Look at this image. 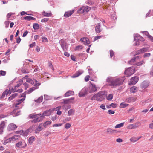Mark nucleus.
I'll return each mask as SVG.
<instances>
[{"label":"nucleus","mask_w":153,"mask_h":153,"mask_svg":"<svg viewBox=\"0 0 153 153\" xmlns=\"http://www.w3.org/2000/svg\"><path fill=\"white\" fill-rule=\"evenodd\" d=\"M125 79L124 77L116 78L109 76L107 79L106 82L110 86H120L123 84Z\"/></svg>","instance_id":"1"},{"label":"nucleus","mask_w":153,"mask_h":153,"mask_svg":"<svg viewBox=\"0 0 153 153\" xmlns=\"http://www.w3.org/2000/svg\"><path fill=\"white\" fill-rule=\"evenodd\" d=\"M106 97V94L105 91H100L91 97V100L102 101Z\"/></svg>","instance_id":"2"},{"label":"nucleus","mask_w":153,"mask_h":153,"mask_svg":"<svg viewBox=\"0 0 153 153\" xmlns=\"http://www.w3.org/2000/svg\"><path fill=\"white\" fill-rule=\"evenodd\" d=\"M135 71V68L132 66L125 69L124 73L127 77L130 76L133 74Z\"/></svg>","instance_id":"3"},{"label":"nucleus","mask_w":153,"mask_h":153,"mask_svg":"<svg viewBox=\"0 0 153 153\" xmlns=\"http://www.w3.org/2000/svg\"><path fill=\"white\" fill-rule=\"evenodd\" d=\"M134 40L136 41L135 45H139V40L141 41H143L144 40V38L141 37L140 35L137 34L134 36Z\"/></svg>","instance_id":"4"},{"label":"nucleus","mask_w":153,"mask_h":153,"mask_svg":"<svg viewBox=\"0 0 153 153\" xmlns=\"http://www.w3.org/2000/svg\"><path fill=\"white\" fill-rule=\"evenodd\" d=\"M59 43L63 51H65L68 48V44L64 40L61 39L59 41Z\"/></svg>","instance_id":"5"},{"label":"nucleus","mask_w":153,"mask_h":153,"mask_svg":"<svg viewBox=\"0 0 153 153\" xmlns=\"http://www.w3.org/2000/svg\"><path fill=\"white\" fill-rule=\"evenodd\" d=\"M27 146V144L24 141L18 142L16 144V146L19 148H25Z\"/></svg>","instance_id":"6"},{"label":"nucleus","mask_w":153,"mask_h":153,"mask_svg":"<svg viewBox=\"0 0 153 153\" xmlns=\"http://www.w3.org/2000/svg\"><path fill=\"white\" fill-rule=\"evenodd\" d=\"M20 114L21 111L18 109H16L10 113V115L13 117H16L20 115Z\"/></svg>","instance_id":"7"},{"label":"nucleus","mask_w":153,"mask_h":153,"mask_svg":"<svg viewBox=\"0 0 153 153\" xmlns=\"http://www.w3.org/2000/svg\"><path fill=\"white\" fill-rule=\"evenodd\" d=\"M139 80V78L137 76H135L132 77L130 80V82L129 83V85H135L138 81Z\"/></svg>","instance_id":"8"},{"label":"nucleus","mask_w":153,"mask_h":153,"mask_svg":"<svg viewBox=\"0 0 153 153\" xmlns=\"http://www.w3.org/2000/svg\"><path fill=\"white\" fill-rule=\"evenodd\" d=\"M91 85L89 87V92L90 93L94 92L97 91V88L96 87L95 85L91 82Z\"/></svg>","instance_id":"9"},{"label":"nucleus","mask_w":153,"mask_h":153,"mask_svg":"<svg viewBox=\"0 0 153 153\" xmlns=\"http://www.w3.org/2000/svg\"><path fill=\"white\" fill-rule=\"evenodd\" d=\"M17 128V126L13 123L9 124L7 127V129L9 131H12L15 130Z\"/></svg>","instance_id":"10"},{"label":"nucleus","mask_w":153,"mask_h":153,"mask_svg":"<svg viewBox=\"0 0 153 153\" xmlns=\"http://www.w3.org/2000/svg\"><path fill=\"white\" fill-rule=\"evenodd\" d=\"M83 72L84 71L83 70H79L71 76V77L73 78L77 77L82 74Z\"/></svg>","instance_id":"11"},{"label":"nucleus","mask_w":153,"mask_h":153,"mask_svg":"<svg viewBox=\"0 0 153 153\" xmlns=\"http://www.w3.org/2000/svg\"><path fill=\"white\" fill-rule=\"evenodd\" d=\"M6 122L4 121H2L0 124V134H2L3 132L4 128L5 127Z\"/></svg>","instance_id":"12"},{"label":"nucleus","mask_w":153,"mask_h":153,"mask_svg":"<svg viewBox=\"0 0 153 153\" xmlns=\"http://www.w3.org/2000/svg\"><path fill=\"white\" fill-rule=\"evenodd\" d=\"M87 91L85 88L82 89L79 93V96L80 97H83L87 94Z\"/></svg>","instance_id":"13"},{"label":"nucleus","mask_w":153,"mask_h":153,"mask_svg":"<svg viewBox=\"0 0 153 153\" xmlns=\"http://www.w3.org/2000/svg\"><path fill=\"white\" fill-rule=\"evenodd\" d=\"M149 85V82L146 81L143 82L141 84V88L143 89L147 88Z\"/></svg>","instance_id":"14"},{"label":"nucleus","mask_w":153,"mask_h":153,"mask_svg":"<svg viewBox=\"0 0 153 153\" xmlns=\"http://www.w3.org/2000/svg\"><path fill=\"white\" fill-rule=\"evenodd\" d=\"M80 41L84 42L85 45H87L90 43L89 39L87 37L82 38L80 39Z\"/></svg>","instance_id":"15"},{"label":"nucleus","mask_w":153,"mask_h":153,"mask_svg":"<svg viewBox=\"0 0 153 153\" xmlns=\"http://www.w3.org/2000/svg\"><path fill=\"white\" fill-rule=\"evenodd\" d=\"M16 132H18V133L21 134H22L24 136H27L28 134L29 133L28 130L27 129L24 131L22 130L19 131H17Z\"/></svg>","instance_id":"16"},{"label":"nucleus","mask_w":153,"mask_h":153,"mask_svg":"<svg viewBox=\"0 0 153 153\" xmlns=\"http://www.w3.org/2000/svg\"><path fill=\"white\" fill-rule=\"evenodd\" d=\"M43 117L41 116L31 120V122L33 123H36L37 122L41 121Z\"/></svg>","instance_id":"17"},{"label":"nucleus","mask_w":153,"mask_h":153,"mask_svg":"<svg viewBox=\"0 0 153 153\" xmlns=\"http://www.w3.org/2000/svg\"><path fill=\"white\" fill-rule=\"evenodd\" d=\"M106 132L108 134H110L116 133L117 132L115 130H113L110 128H108L106 129Z\"/></svg>","instance_id":"18"},{"label":"nucleus","mask_w":153,"mask_h":153,"mask_svg":"<svg viewBox=\"0 0 153 153\" xmlns=\"http://www.w3.org/2000/svg\"><path fill=\"white\" fill-rule=\"evenodd\" d=\"M41 114H36V113H33L30 114L29 116L30 118L33 119L38 117H39L41 116Z\"/></svg>","instance_id":"19"},{"label":"nucleus","mask_w":153,"mask_h":153,"mask_svg":"<svg viewBox=\"0 0 153 153\" xmlns=\"http://www.w3.org/2000/svg\"><path fill=\"white\" fill-rule=\"evenodd\" d=\"M74 98L73 97H72L71 98H68L67 99H63L62 100L63 102V103L65 104H67L68 103H70L73 100Z\"/></svg>","instance_id":"20"},{"label":"nucleus","mask_w":153,"mask_h":153,"mask_svg":"<svg viewBox=\"0 0 153 153\" xmlns=\"http://www.w3.org/2000/svg\"><path fill=\"white\" fill-rule=\"evenodd\" d=\"M52 111L51 109H49L48 110H46L42 114V115L41 114V116H42H42H49L51 115Z\"/></svg>","instance_id":"21"},{"label":"nucleus","mask_w":153,"mask_h":153,"mask_svg":"<svg viewBox=\"0 0 153 153\" xmlns=\"http://www.w3.org/2000/svg\"><path fill=\"white\" fill-rule=\"evenodd\" d=\"M74 12V10H72L70 11L66 12L65 13L64 16L66 18L71 16Z\"/></svg>","instance_id":"22"},{"label":"nucleus","mask_w":153,"mask_h":153,"mask_svg":"<svg viewBox=\"0 0 153 153\" xmlns=\"http://www.w3.org/2000/svg\"><path fill=\"white\" fill-rule=\"evenodd\" d=\"M101 24L100 23H98L95 27V31L97 33H99L102 31L100 29Z\"/></svg>","instance_id":"23"},{"label":"nucleus","mask_w":153,"mask_h":153,"mask_svg":"<svg viewBox=\"0 0 153 153\" xmlns=\"http://www.w3.org/2000/svg\"><path fill=\"white\" fill-rule=\"evenodd\" d=\"M136 101V99L133 97H130L126 98L125 101L128 102H133Z\"/></svg>","instance_id":"24"},{"label":"nucleus","mask_w":153,"mask_h":153,"mask_svg":"<svg viewBox=\"0 0 153 153\" xmlns=\"http://www.w3.org/2000/svg\"><path fill=\"white\" fill-rule=\"evenodd\" d=\"M43 129V128L39 125L36 128L35 130L34 133L35 134H38Z\"/></svg>","instance_id":"25"},{"label":"nucleus","mask_w":153,"mask_h":153,"mask_svg":"<svg viewBox=\"0 0 153 153\" xmlns=\"http://www.w3.org/2000/svg\"><path fill=\"white\" fill-rule=\"evenodd\" d=\"M74 94V93L73 91H68L65 94L64 96L65 97H68Z\"/></svg>","instance_id":"26"},{"label":"nucleus","mask_w":153,"mask_h":153,"mask_svg":"<svg viewBox=\"0 0 153 153\" xmlns=\"http://www.w3.org/2000/svg\"><path fill=\"white\" fill-rule=\"evenodd\" d=\"M35 138L34 137L31 136L28 139V142L30 144H32L35 141Z\"/></svg>","instance_id":"27"},{"label":"nucleus","mask_w":153,"mask_h":153,"mask_svg":"<svg viewBox=\"0 0 153 153\" xmlns=\"http://www.w3.org/2000/svg\"><path fill=\"white\" fill-rule=\"evenodd\" d=\"M75 112V110L74 109H71L68 111V114L69 116L73 115L74 114Z\"/></svg>","instance_id":"28"},{"label":"nucleus","mask_w":153,"mask_h":153,"mask_svg":"<svg viewBox=\"0 0 153 153\" xmlns=\"http://www.w3.org/2000/svg\"><path fill=\"white\" fill-rule=\"evenodd\" d=\"M24 19L26 20L30 21L31 20H35L36 19L32 16H26L24 17Z\"/></svg>","instance_id":"29"},{"label":"nucleus","mask_w":153,"mask_h":153,"mask_svg":"<svg viewBox=\"0 0 153 153\" xmlns=\"http://www.w3.org/2000/svg\"><path fill=\"white\" fill-rule=\"evenodd\" d=\"M42 15L46 17H49L52 15L51 13L50 12L49 13H48L45 12L44 11L42 12Z\"/></svg>","instance_id":"30"},{"label":"nucleus","mask_w":153,"mask_h":153,"mask_svg":"<svg viewBox=\"0 0 153 153\" xmlns=\"http://www.w3.org/2000/svg\"><path fill=\"white\" fill-rule=\"evenodd\" d=\"M91 9V8L88 7V6H87L84 7H83V10L84 12V14H85L86 13H87V12L89 11Z\"/></svg>","instance_id":"31"},{"label":"nucleus","mask_w":153,"mask_h":153,"mask_svg":"<svg viewBox=\"0 0 153 153\" xmlns=\"http://www.w3.org/2000/svg\"><path fill=\"white\" fill-rule=\"evenodd\" d=\"M137 88L136 87L133 86L130 88L131 92L133 93H135L137 91Z\"/></svg>","instance_id":"32"},{"label":"nucleus","mask_w":153,"mask_h":153,"mask_svg":"<svg viewBox=\"0 0 153 153\" xmlns=\"http://www.w3.org/2000/svg\"><path fill=\"white\" fill-rule=\"evenodd\" d=\"M135 61L134 58L133 57L128 62V63L131 65H134L135 64Z\"/></svg>","instance_id":"33"},{"label":"nucleus","mask_w":153,"mask_h":153,"mask_svg":"<svg viewBox=\"0 0 153 153\" xmlns=\"http://www.w3.org/2000/svg\"><path fill=\"white\" fill-rule=\"evenodd\" d=\"M18 95L17 93H15L14 94H13L10 96L8 98V100L9 101H10L14 98L15 97Z\"/></svg>","instance_id":"34"},{"label":"nucleus","mask_w":153,"mask_h":153,"mask_svg":"<svg viewBox=\"0 0 153 153\" xmlns=\"http://www.w3.org/2000/svg\"><path fill=\"white\" fill-rule=\"evenodd\" d=\"M117 104H114L113 103H112L111 104H110L109 105L107 106V108H110L111 107L114 108H115L117 107Z\"/></svg>","instance_id":"35"},{"label":"nucleus","mask_w":153,"mask_h":153,"mask_svg":"<svg viewBox=\"0 0 153 153\" xmlns=\"http://www.w3.org/2000/svg\"><path fill=\"white\" fill-rule=\"evenodd\" d=\"M13 138V137H12V138H10L8 139H7L4 141L3 143L4 144H6L7 143H8L10 142L11 140Z\"/></svg>","instance_id":"36"},{"label":"nucleus","mask_w":153,"mask_h":153,"mask_svg":"<svg viewBox=\"0 0 153 153\" xmlns=\"http://www.w3.org/2000/svg\"><path fill=\"white\" fill-rule=\"evenodd\" d=\"M37 87H33L31 88H30L28 91V94H29L31 92H32L35 89H37Z\"/></svg>","instance_id":"37"},{"label":"nucleus","mask_w":153,"mask_h":153,"mask_svg":"<svg viewBox=\"0 0 153 153\" xmlns=\"http://www.w3.org/2000/svg\"><path fill=\"white\" fill-rule=\"evenodd\" d=\"M51 122L49 121H46L43 124V126L45 128H46L48 126L50 125Z\"/></svg>","instance_id":"38"},{"label":"nucleus","mask_w":153,"mask_h":153,"mask_svg":"<svg viewBox=\"0 0 153 153\" xmlns=\"http://www.w3.org/2000/svg\"><path fill=\"white\" fill-rule=\"evenodd\" d=\"M33 28L34 30H38L39 28V25L37 23H34L33 25Z\"/></svg>","instance_id":"39"},{"label":"nucleus","mask_w":153,"mask_h":153,"mask_svg":"<svg viewBox=\"0 0 153 153\" xmlns=\"http://www.w3.org/2000/svg\"><path fill=\"white\" fill-rule=\"evenodd\" d=\"M42 100L43 96H42L39 97L37 100H35V101L37 103H40L42 102Z\"/></svg>","instance_id":"40"},{"label":"nucleus","mask_w":153,"mask_h":153,"mask_svg":"<svg viewBox=\"0 0 153 153\" xmlns=\"http://www.w3.org/2000/svg\"><path fill=\"white\" fill-rule=\"evenodd\" d=\"M124 124V123H122L120 124H118L115 126V128H121L123 126Z\"/></svg>","instance_id":"41"},{"label":"nucleus","mask_w":153,"mask_h":153,"mask_svg":"<svg viewBox=\"0 0 153 153\" xmlns=\"http://www.w3.org/2000/svg\"><path fill=\"white\" fill-rule=\"evenodd\" d=\"M128 129H131L135 128L134 124H130L127 127Z\"/></svg>","instance_id":"42"},{"label":"nucleus","mask_w":153,"mask_h":153,"mask_svg":"<svg viewBox=\"0 0 153 153\" xmlns=\"http://www.w3.org/2000/svg\"><path fill=\"white\" fill-rule=\"evenodd\" d=\"M128 105V104L124 103L123 102L121 103L120 104V107L121 108H125Z\"/></svg>","instance_id":"43"},{"label":"nucleus","mask_w":153,"mask_h":153,"mask_svg":"<svg viewBox=\"0 0 153 153\" xmlns=\"http://www.w3.org/2000/svg\"><path fill=\"white\" fill-rule=\"evenodd\" d=\"M145 62L143 61H142L140 62H138L135 63V65H136L137 66H141Z\"/></svg>","instance_id":"44"},{"label":"nucleus","mask_w":153,"mask_h":153,"mask_svg":"<svg viewBox=\"0 0 153 153\" xmlns=\"http://www.w3.org/2000/svg\"><path fill=\"white\" fill-rule=\"evenodd\" d=\"M34 129V127L32 126H30L27 130H28L29 133H31L33 131H35Z\"/></svg>","instance_id":"45"},{"label":"nucleus","mask_w":153,"mask_h":153,"mask_svg":"<svg viewBox=\"0 0 153 153\" xmlns=\"http://www.w3.org/2000/svg\"><path fill=\"white\" fill-rule=\"evenodd\" d=\"M82 48V46L81 45H78L75 47L74 50L75 51L79 50V49H81Z\"/></svg>","instance_id":"46"},{"label":"nucleus","mask_w":153,"mask_h":153,"mask_svg":"<svg viewBox=\"0 0 153 153\" xmlns=\"http://www.w3.org/2000/svg\"><path fill=\"white\" fill-rule=\"evenodd\" d=\"M139 139H138L135 137H133L130 139V140L132 142H135L137 141Z\"/></svg>","instance_id":"47"},{"label":"nucleus","mask_w":153,"mask_h":153,"mask_svg":"<svg viewBox=\"0 0 153 153\" xmlns=\"http://www.w3.org/2000/svg\"><path fill=\"white\" fill-rule=\"evenodd\" d=\"M27 82L32 85L34 84V81L32 79L30 78H29L27 79Z\"/></svg>","instance_id":"48"},{"label":"nucleus","mask_w":153,"mask_h":153,"mask_svg":"<svg viewBox=\"0 0 153 153\" xmlns=\"http://www.w3.org/2000/svg\"><path fill=\"white\" fill-rule=\"evenodd\" d=\"M7 90L6 89V90L2 93V95L1 96V98H4L5 97V95H6V92L7 91Z\"/></svg>","instance_id":"49"},{"label":"nucleus","mask_w":153,"mask_h":153,"mask_svg":"<svg viewBox=\"0 0 153 153\" xmlns=\"http://www.w3.org/2000/svg\"><path fill=\"white\" fill-rule=\"evenodd\" d=\"M42 42H48V40L46 37H42Z\"/></svg>","instance_id":"50"},{"label":"nucleus","mask_w":153,"mask_h":153,"mask_svg":"<svg viewBox=\"0 0 153 153\" xmlns=\"http://www.w3.org/2000/svg\"><path fill=\"white\" fill-rule=\"evenodd\" d=\"M19 81L20 83H19L17 84V85L15 86V88H16V87H19L22 84L23 82V80H19Z\"/></svg>","instance_id":"51"},{"label":"nucleus","mask_w":153,"mask_h":153,"mask_svg":"<svg viewBox=\"0 0 153 153\" xmlns=\"http://www.w3.org/2000/svg\"><path fill=\"white\" fill-rule=\"evenodd\" d=\"M71 125L70 123H67L65 124V128L66 129H68L71 127Z\"/></svg>","instance_id":"52"},{"label":"nucleus","mask_w":153,"mask_h":153,"mask_svg":"<svg viewBox=\"0 0 153 153\" xmlns=\"http://www.w3.org/2000/svg\"><path fill=\"white\" fill-rule=\"evenodd\" d=\"M142 53L147 51L149 50V48L148 47L144 48L141 49Z\"/></svg>","instance_id":"53"},{"label":"nucleus","mask_w":153,"mask_h":153,"mask_svg":"<svg viewBox=\"0 0 153 153\" xmlns=\"http://www.w3.org/2000/svg\"><path fill=\"white\" fill-rule=\"evenodd\" d=\"M6 72L3 70L0 71V76H4L6 75Z\"/></svg>","instance_id":"54"},{"label":"nucleus","mask_w":153,"mask_h":153,"mask_svg":"<svg viewBox=\"0 0 153 153\" xmlns=\"http://www.w3.org/2000/svg\"><path fill=\"white\" fill-rule=\"evenodd\" d=\"M83 10V7H82L80 8L79 9H78V12L80 13H84V12Z\"/></svg>","instance_id":"55"},{"label":"nucleus","mask_w":153,"mask_h":153,"mask_svg":"<svg viewBox=\"0 0 153 153\" xmlns=\"http://www.w3.org/2000/svg\"><path fill=\"white\" fill-rule=\"evenodd\" d=\"M142 53L141 49L135 51V55L139 54Z\"/></svg>","instance_id":"56"},{"label":"nucleus","mask_w":153,"mask_h":153,"mask_svg":"<svg viewBox=\"0 0 153 153\" xmlns=\"http://www.w3.org/2000/svg\"><path fill=\"white\" fill-rule=\"evenodd\" d=\"M113 95L112 94H110L107 97V99L108 100H111L112 99Z\"/></svg>","instance_id":"57"},{"label":"nucleus","mask_w":153,"mask_h":153,"mask_svg":"<svg viewBox=\"0 0 153 153\" xmlns=\"http://www.w3.org/2000/svg\"><path fill=\"white\" fill-rule=\"evenodd\" d=\"M14 14V13L11 12L8 13L7 15V19H9V18L11 16Z\"/></svg>","instance_id":"58"},{"label":"nucleus","mask_w":153,"mask_h":153,"mask_svg":"<svg viewBox=\"0 0 153 153\" xmlns=\"http://www.w3.org/2000/svg\"><path fill=\"white\" fill-rule=\"evenodd\" d=\"M110 57L111 58L113 57L114 56V52L112 50H110Z\"/></svg>","instance_id":"59"},{"label":"nucleus","mask_w":153,"mask_h":153,"mask_svg":"<svg viewBox=\"0 0 153 153\" xmlns=\"http://www.w3.org/2000/svg\"><path fill=\"white\" fill-rule=\"evenodd\" d=\"M35 83L34 85L35 86H38L40 85V83L36 79H34Z\"/></svg>","instance_id":"60"},{"label":"nucleus","mask_w":153,"mask_h":153,"mask_svg":"<svg viewBox=\"0 0 153 153\" xmlns=\"http://www.w3.org/2000/svg\"><path fill=\"white\" fill-rule=\"evenodd\" d=\"M135 127V128L139 126L140 125L141 123L139 122L136 123L134 124Z\"/></svg>","instance_id":"61"},{"label":"nucleus","mask_w":153,"mask_h":153,"mask_svg":"<svg viewBox=\"0 0 153 153\" xmlns=\"http://www.w3.org/2000/svg\"><path fill=\"white\" fill-rule=\"evenodd\" d=\"M49 20L48 18H44L42 19L41 20V22H47Z\"/></svg>","instance_id":"62"},{"label":"nucleus","mask_w":153,"mask_h":153,"mask_svg":"<svg viewBox=\"0 0 153 153\" xmlns=\"http://www.w3.org/2000/svg\"><path fill=\"white\" fill-rule=\"evenodd\" d=\"M22 72L24 73H28L29 72L28 71L25 69H22L21 70Z\"/></svg>","instance_id":"63"},{"label":"nucleus","mask_w":153,"mask_h":153,"mask_svg":"<svg viewBox=\"0 0 153 153\" xmlns=\"http://www.w3.org/2000/svg\"><path fill=\"white\" fill-rule=\"evenodd\" d=\"M150 53H146L144 54L143 56L144 57H148L150 56Z\"/></svg>","instance_id":"64"}]
</instances>
